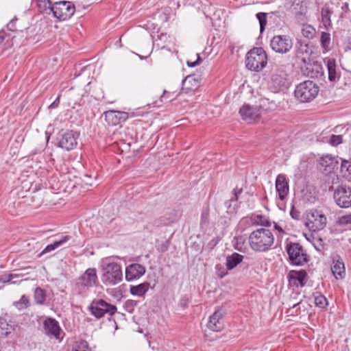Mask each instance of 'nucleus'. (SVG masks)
<instances>
[{
	"label": "nucleus",
	"instance_id": "1",
	"mask_svg": "<svg viewBox=\"0 0 351 351\" xmlns=\"http://www.w3.org/2000/svg\"><path fill=\"white\" fill-rule=\"evenodd\" d=\"M251 249L258 252H266L271 249L274 243V237L271 231L265 228L252 231L249 236Z\"/></svg>",
	"mask_w": 351,
	"mask_h": 351
},
{
	"label": "nucleus",
	"instance_id": "2",
	"mask_svg": "<svg viewBox=\"0 0 351 351\" xmlns=\"http://www.w3.org/2000/svg\"><path fill=\"white\" fill-rule=\"evenodd\" d=\"M101 278L106 286H114L120 283L123 280L121 264L114 261H103Z\"/></svg>",
	"mask_w": 351,
	"mask_h": 351
},
{
	"label": "nucleus",
	"instance_id": "3",
	"mask_svg": "<svg viewBox=\"0 0 351 351\" xmlns=\"http://www.w3.org/2000/svg\"><path fill=\"white\" fill-rule=\"evenodd\" d=\"M267 63V56L262 47H254L248 51L245 57V66L251 71H260Z\"/></svg>",
	"mask_w": 351,
	"mask_h": 351
},
{
	"label": "nucleus",
	"instance_id": "4",
	"mask_svg": "<svg viewBox=\"0 0 351 351\" xmlns=\"http://www.w3.org/2000/svg\"><path fill=\"white\" fill-rule=\"evenodd\" d=\"M319 92V87L313 81L306 80L299 84L295 89V96L301 102H310Z\"/></svg>",
	"mask_w": 351,
	"mask_h": 351
},
{
	"label": "nucleus",
	"instance_id": "5",
	"mask_svg": "<svg viewBox=\"0 0 351 351\" xmlns=\"http://www.w3.org/2000/svg\"><path fill=\"white\" fill-rule=\"evenodd\" d=\"M49 11L53 13L54 17L59 21L69 19L75 12V5L67 1L54 3Z\"/></svg>",
	"mask_w": 351,
	"mask_h": 351
},
{
	"label": "nucleus",
	"instance_id": "6",
	"mask_svg": "<svg viewBox=\"0 0 351 351\" xmlns=\"http://www.w3.org/2000/svg\"><path fill=\"white\" fill-rule=\"evenodd\" d=\"M290 263L293 265H304L308 261L303 247L298 243H291L286 247Z\"/></svg>",
	"mask_w": 351,
	"mask_h": 351
},
{
	"label": "nucleus",
	"instance_id": "7",
	"mask_svg": "<svg viewBox=\"0 0 351 351\" xmlns=\"http://www.w3.org/2000/svg\"><path fill=\"white\" fill-rule=\"evenodd\" d=\"M89 309L92 315L97 319L104 317L106 314L112 315L117 312L116 306L108 303L103 299L94 300L91 302Z\"/></svg>",
	"mask_w": 351,
	"mask_h": 351
},
{
	"label": "nucleus",
	"instance_id": "8",
	"mask_svg": "<svg viewBox=\"0 0 351 351\" xmlns=\"http://www.w3.org/2000/svg\"><path fill=\"white\" fill-rule=\"evenodd\" d=\"M289 86L287 75L282 69L273 70L271 75L269 87L274 93H278L286 89Z\"/></svg>",
	"mask_w": 351,
	"mask_h": 351
},
{
	"label": "nucleus",
	"instance_id": "9",
	"mask_svg": "<svg viewBox=\"0 0 351 351\" xmlns=\"http://www.w3.org/2000/svg\"><path fill=\"white\" fill-rule=\"evenodd\" d=\"M98 277L95 268H88L76 280V286L80 290H88L97 285Z\"/></svg>",
	"mask_w": 351,
	"mask_h": 351
},
{
	"label": "nucleus",
	"instance_id": "10",
	"mask_svg": "<svg viewBox=\"0 0 351 351\" xmlns=\"http://www.w3.org/2000/svg\"><path fill=\"white\" fill-rule=\"evenodd\" d=\"M293 40L288 35L274 36L270 40V47L275 52L285 54L293 47Z\"/></svg>",
	"mask_w": 351,
	"mask_h": 351
},
{
	"label": "nucleus",
	"instance_id": "11",
	"mask_svg": "<svg viewBox=\"0 0 351 351\" xmlns=\"http://www.w3.org/2000/svg\"><path fill=\"white\" fill-rule=\"evenodd\" d=\"M326 224V217L317 210H311L306 215V225L313 232L319 231L324 228Z\"/></svg>",
	"mask_w": 351,
	"mask_h": 351
},
{
	"label": "nucleus",
	"instance_id": "12",
	"mask_svg": "<svg viewBox=\"0 0 351 351\" xmlns=\"http://www.w3.org/2000/svg\"><path fill=\"white\" fill-rule=\"evenodd\" d=\"M333 198L340 208H347L351 206V188L346 185L337 187L334 191Z\"/></svg>",
	"mask_w": 351,
	"mask_h": 351
},
{
	"label": "nucleus",
	"instance_id": "13",
	"mask_svg": "<svg viewBox=\"0 0 351 351\" xmlns=\"http://www.w3.org/2000/svg\"><path fill=\"white\" fill-rule=\"evenodd\" d=\"M80 134L73 130H66L62 133L58 138V145L66 151H71L75 148Z\"/></svg>",
	"mask_w": 351,
	"mask_h": 351
},
{
	"label": "nucleus",
	"instance_id": "14",
	"mask_svg": "<svg viewBox=\"0 0 351 351\" xmlns=\"http://www.w3.org/2000/svg\"><path fill=\"white\" fill-rule=\"evenodd\" d=\"M307 278V273L304 270H291L287 276L289 286L295 288L304 287Z\"/></svg>",
	"mask_w": 351,
	"mask_h": 351
},
{
	"label": "nucleus",
	"instance_id": "15",
	"mask_svg": "<svg viewBox=\"0 0 351 351\" xmlns=\"http://www.w3.org/2000/svg\"><path fill=\"white\" fill-rule=\"evenodd\" d=\"M242 119L250 123L260 119L261 108L258 106H252L244 104L239 110Z\"/></svg>",
	"mask_w": 351,
	"mask_h": 351
},
{
	"label": "nucleus",
	"instance_id": "16",
	"mask_svg": "<svg viewBox=\"0 0 351 351\" xmlns=\"http://www.w3.org/2000/svg\"><path fill=\"white\" fill-rule=\"evenodd\" d=\"M145 267L138 263H132L125 267V278L126 281L130 282L139 279L145 273Z\"/></svg>",
	"mask_w": 351,
	"mask_h": 351
},
{
	"label": "nucleus",
	"instance_id": "17",
	"mask_svg": "<svg viewBox=\"0 0 351 351\" xmlns=\"http://www.w3.org/2000/svg\"><path fill=\"white\" fill-rule=\"evenodd\" d=\"M276 190L279 199L285 201L289 192V182L284 174H279L276 179Z\"/></svg>",
	"mask_w": 351,
	"mask_h": 351
},
{
	"label": "nucleus",
	"instance_id": "18",
	"mask_svg": "<svg viewBox=\"0 0 351 351\" xmlns=\"http://www.w3.org/2000/svg\"><path fill=\"white\" fill-rule=\"evenodd\" d=\"M104 116L107 123L111 125H117L128 119L127 112L117 110H108L104 112Z\"/></svg>",
	"mask_w": 351,
	"mask_h": 351
},
{
	"label": "nucleus",
	"instance_id": "19",
	"mask_svg": "<svg viewBox=\"0 0 351 351\" xmlns=\"http://www.w3.org/2000/svg\"><path fill=\"white\" fill-rule=\"evenodd\" d=\"M43 327L46 334L54 337L56 339L60 338L61 328L58 322L53 318L48 317L43 323Z\"/></svg>",
	"mask_w": 351,
	"mask_h": 351
},
{
	"label": "nucleus",
	"instance_id": "20",
	"mask_svg": "<svg viewBox=\"0 0 351 351\" xmlns=\"http://www.w3.org/2000/svg\"><path fill=\"white\" fill-rule=\"evenodd\" d=\"M208 328L215 332H219L223 328V313L220 310L216 311L210 317L207 324Z\"/></svg>",
	"mask_w": 351,
	"mask_h": 351
},
{
	"label": "nucleus",
	"instance_id": "21",
	"mask_svg": "<svg viewBox=\"0 0 351 351\" xmlns=\"http://www.w3.org/2000/svg\"><path fill=\"white\" fill-rule=\"evenodd\" d=\"M331 271L336 279L344 278L346 275L344 263L339 256L333 258Z\"/></svg>",
	"mask_w": 351,
	"mask_h": 351
},
{
	"label": "nucleus",
	"instance_id": "22",
	"mask_svg": "<svg viewBox=\"0 0 351 351\" xmlns=\"http://www.w3.org/2000/svg\"><path fill=\"white\" fill-rule=\"evenodd\" d=\"M71 239L70 236L64 235L61 236L59 239H56L52 243L47 245L43 250L39 254L38 257H40L42 255L51 252L58 247L65 244L68 241Z\"/></svg>",
	"mask_w": 351,
	"mask_h": 351
},
{
	"label": "nucleus",
	"instance_id": "23",
	"mask_svg": "<svg viewBox=\"0 0 351 351\" xmlns=\"http://www.w3.org/2000/svg\"><path fill=\"white\" fill-rule=\"evenodd\" d=\"M319 164L321 167H324V171L330 172L337 164V161L332 156L326 155L319 159Z\"/></svg>",
	"mask_w": 351,
	"mask_h": 351
},
{
	"label": "nucleus",
	"instance_id": "24",
	"mask_svg": "<svg viewBox=\"0 0 351 351\" xmlns=\"http://www.w3.org/2000/svg\"><path fill=\"white\" fill-rule=\"evenodd\" d=\"M243 256L237 252L226 257V265L228 270H231L242 262Z\"/></svg>",
	"mask_w": 351,
	"mask_h": 351
},
{
	"label": "nucleus",
	"instance_id": "25",
	"mask_svg": "<svg viewBox=\"0 0 351 351\" xmlns=\"http://www.w3.org/2000/svg\"><path fill=\"white\" fill-rule=\"evenodd\" d=\"M322 70V66L317 62L309 64L306 66L307 75L311 77H318L321 76L323 73Z\"/></svg>",
	"mask_w": 351,
	"mask_h": 351
},
{
	"label": "nucleus",
	"instance_id": "26",
	"mask_svg": "<svg viewBox=\"0 0 351 351\" xmlns=\"http://www.w3.org/2000/svg\"><path fill=\"white\" fill-rule=\"evenodd\" d=\"M150 284L147 282L130 287V293L134 295L143 296L149 289Z\"/></svg>",
	"mask_w": 351,
	"mask_h": 351
},
{
	"label": "nucleus",
	"instance_id": "27",
	"mask_svg": "<svg viewBox=\"0 0 351 351\" xmlns=\"http://www.w3.org/2000/svg\"><path fill=\"white\" fill-rule=\"evenodd\" d=\"M327 69L328 72V80L330 82H335L339 76L336 72V64L334 59H328L327 61Z\"/></svg>",
	"mask_w": 351,
	"mask_h": 351
},
{
	"label": "nucleus",
	"instance_id": "28",
	"mask_svg": "<svg viewBox=\"0 0 351 351\" xmlns=\"http://www.w3.org/2000/svg\"><path fill=\"white\" fill-rule=\"evenodd\" d=\"M332 14V11L327 6H324L322 8L321 15H322V21L324 26L326 29L330 27L332 25L330 16Z\"/></svg>",
	"mask_w": 351,
	"mask_h": 351
},
{
	"label": "nucleus",
	"instance_id": "29",
	"mask_svg": "<svg viewBox=\"0 0 351 351\" xmlns=\"http://www.w3.org/2000/svg\"><path fill=\"white\" fill-rule=\"evenodd\" d=\"M210 210L208 206L203 208L201 213L200 226L202 228H207L209 224Z\"/></svg>",
	"mask_w": 351,
	"mask_h": 351
},
{
	"label": "nucleus",
	"instance_id": "30",
	"mask_svg": "<svg viewBox=\"0 0 351 351\" xmlns=\"http://www.w3.org/2000/svg\"><path fill=\"white\" fill-rule=\"evenodd\" d=\"M315 29L311 25L304 24L302 28V34L308 39H312L315 36Z\"/></svg>",
	"mask_w": 351,
	"mask_h": 351
},
{
	"label": "nucleus",
	"instance_id": "31",
	"mask_svg": "<svg viewBox=\"0 0 351 351\" xmlns=\"http://www.w3.org/2000/svg\"><path fill=\"white\" fill-rule=\"evenodd\" d=\"M252 220L254 223L260 225L264 227H270L272 225V221L269 219H266L262 215H255L252 217Z\"/></svg>",
	"mask_w": 351,
	"mask_h": 351
},
{
	"label": "nucleus",
	"instance_id": "32",
	"mask_svg": "<svg viewBox=\"0 0 351 351\" xmlns=\"http://www.w3.org/2000/svg\"><path fill=\"white\" fill-rule=\"evenodd\" d=\"M341 171L343 173L349 181H351V162L348 160H342L341 165Z\"/></svg>",
	"mask_w": 351,
	"mask_h": 351
},
{
	"label": "nucleus",
	"instance_id": "33",
	"mask_svg": "<svg viewBox=\"0 0 351 351\" xmlns=\"http://www.w3.org/2000/svg\"><path fill=\"white\" fill-rule=\"evenodd\" d=\"M322 47L326 51L330 50V34L327 32H322L320 38Z\"/></svg>",
	"mask_w": 351,
	"mask_h": 351
},
{
	"label": "nucleus",
	"instance_id": "34",
	"mask_svg": "<svg viewBox=\"0 0 351 351\" xmlns=\"http://www.w3.org/2000/svg\"><path fill=\"white\" fill-rule=\"evenodd\" d=\"M46 295L43 289L40 287L36 288L34 291V300L38 304H43L45 300Z\"/></svg>",
	"mask_w": 351,
	"mask_h": 351
},
{
	"label": "nucleus",
	"instance_id": "35",
	"mask_svg": "<svg viewBox=\"0 0 351 351\" xmlns=\"http://www.w3.org/2000/svg\"><path fill=\"white\" fill-rule=\"evenodd\" d=\"M29 299L28 298L23 295L21 296L19 301H16L14 302V305L19 310H23L28 307L29 306Z\"/></svg>",
	"mask_w": 351,
	"mask_h": 351
},
{
	"label": "nucleus",
	"instance_id": "36",
	"mask_svg": "<svg viewBox=\"0 0 351 351\" xmlns=\"http://www.w3.org/2000/svg\"><path fill=\"white\" fill-rule=\"evenodd\" d=\"M88 344L85 340L80 339L75 342L73 351H88Z\"/></svg>",
	"mask_w": 351,
	"mask_h": 351
},
{
	"label": "nucleus",
	"instance_id": "37",
	"mask_svg": "<svg viewBox=\"0 0 351 351\" xmlns=\"http://www.w3.org/2000/svg\"><path fill=\"white\" fill-rule=\"evenodd\" d=\"M180 217V214L179 212L176 210H173L171 212L169 217H167L165 220L163 221L164 225H169L170 223H174L178 220Z\"/></svg>",
	"mask_w": 351,
	"mask_h": 351
},
{
	"label": "nucleus",
	"instance_id": "38",
	"mask_svg": "<svg viewBox=\"0 0 351 351\" xmlns=\"http://www.w3.org/2000/svg\"><path fill=\"white\" fill-rule=\"evenodd\" d=\"M256 18L259 21L260 31L263 32L265 30L267 23V14L264 12H258L256 14Z\"/></svg>",
	"mask_w": 351,
	"mask_h": 351
},
{
	"label": "nucleus",
	"instance_id": "39",
	"mask_svg": "<svg viewBox=\"0 0 351 351\" xmlns=\"http://www.w3.org/2000/svg\"><path fill=\"white\" fill-rule=\"evenodd\" d=\"M315 304L316 306L324 308L328 306V301L325 296L322 295L315 297Z\"/></svg>",
	"mask_w": 351,
	"mask_h": 351
},
{
	"label": "nucleus",
	"instance_id": "40",
	"mask_svg": "<svg viewBox=\"0 0 351 351\" xmlns=\"http://www.w3.org/2000/svg\"><path fill=\"white\" fill-rule=\"evenodd\" d=\"M95 184L94 179L89 175H84L82 179V185L88 191L90 186Z\"/></svg>",
	"mask_w": 351,
	"mask_h": 351
},
{
	"label": "nucleus",
	"instance_id": "41",
	"mask_svg": "<svg viewBox=\"0 0 351 351\" xmlns=\"http://www.w3.org/2000/svg\"><path fill=\"white\" fill-rule=\"evenodd\" d=\"M137 304V301L133 300H128L125 302L123 307L127 312L132 313L134 312V308Z\"/></svg>",
	"mask_w": 351,
	"mask_h": 351
},
{
	"label": "nucleus",
	"instance_id": "42",
	"mask_svg": "<svg viewBox=\"0 0 351 351\" xmlns=\"http://www.w3.org/2000/svg\"><path fill=\"white\" fill-rule=\"evenodd\" d=\"M40 8H43L45 10H50L53 4L51 0H37Z\"/></svg>",
	"mask_w": 351,
	"mask_h": 351
},
{
	"label": "nucleus",
	"instance_id": "43",
	"mask_svg": "<svg viewBox=\"0 0 351 351\" xmlns=\"http://www.w3.org/2000/svg\"><path fill=\"white\" fill-rule=\"evenodd\" d=\"M329 143L330 145L333 146H337L342 143V136L341 135H335L332 134L330 136Z\"/></svg>",
	"mask_w": 351,
	"mask_h": 351
},
{
	"label": "nucleus",
	"instance_id": "44",
	"mask_svg": "<svg viewBox=\"0 0 351 351\" xmlns=\"http://www.w3.org/2000/svg\"><path fill=\"white\" fill-rule=\"evenodd\" d=\"M338 223L340 225H348L351 223V213L339 217Z\"/></svg>",
	"mask_w": 351,
	"mask_h": 351
},
{
	"label": "nucleus",
	"instance_id": "45",
	"mask_svg": "<svg viewBox=\"0 0 351 351\" xmlns=\"http://www.w3.org/2000/svg\"><path fill=\"white\" fill-rule=\"evenodd\" d=\"M302 3V0H286V4L291 8L296 10L297 6H299Z\"/></svg>",
	"mask_w": 351,
	"mask_h": 351
},
{
	"label": "nucleus",
	"instance_id": "46",
	"mask_svg": "<svg viewBox=\"0 0 351 351\" xmlns=\"http://www.w3.org/2000/svg\"><path fill=\"white\" fill-rule=\"evenodd\" d=\"M295 19L299 22H304L306 21L305 12L303 10L298 11V10L295 12Z\"/></svg>",
	"mask_w": 351,
	"mask_h": 351
},
{
	"label": "nucleus",
	"instance_id": "47",
	"mask_svg": "<svg viewBox=\"0 0 351 351\" xmlns=\"http://www.w3.org/2000/svg\"><path fill=\"white\" fill-rule=\"evenodd\" d=\"M17 20V18L14 17L8 23L7 27L10 31L14 32L16 30L15 23Z\"/></svg>",
	"mask_w": 351,
	"mask_h": 351
},
{
	"label": "nucleus",
	"instance_id": "48",
	"mask_svg": "<svg viewBox=\"0 0 351 351\" xmlns=\"http://www.w3.org/2000/svg\"><path fill=\"white\" fill-rule=\"evenodd\" d=\"M341 10H342L341 16H343V15H344V16H346V14L350 12V9L348 3H347V2L343 3L341 6Z\"/></svg>",
	"mask_w": 351,
	"mask_h": 351
},
{
	"label": "nucleus",
	"instance_id": "49",
	"mask_svg": "<svg viewBox=\"0 0 351 351\" xmlns=\"http://www.w3.org/2000/svg\"><path fill=\"white\" fill-rule=\"evenodd\" d=\"M13 278V274H4L0 276V281L3 283L10 282Z\"/></svg>",
	"mask_w": 351,
	"mask_h": 351
},
{
	"label": "nucleus",
	"instance_id": "50",
	"mask_svg": "<svg viewBox=\"0 0 351 351\" xmlns=\"http://www.w3.org/2000/svg\"><path fill=\"white\" fill-rule=\"evenodd\" d=\"M197 60L195 62L187 61V62H186L187 66L189 67H195L197 65H199L202 62V59L199 54H197Z\"/></svg>",
	"mask_w": 351,
	"mask_h": 351
},
{
	"label": "nucleus",
	"instance_id": "51",
	"mask_svg": "<svg viewBox=\"0 0 351 351\" xmlns=\"http://www.w3.org/2000/svg\"><path fill=\"white\" fill-rule=\"evenodd\" d=\"M290 215L294 219H299L300 217V213L298 210H295V208L293 206L290 211Z\"/></svg>",
	"mask_w": 351,
	"mask_h": 351
},
{
	"label": "nucleus",
	"instance_id": "52",
	"mask_svg": "<svg viewBox=\"0 0 351 351\" xmlns=\"http://www.w3.org/2000/svg\"><path fill=\"white\" fill-rule=\"evenodd\" d=\"M241 192H242L241 189H239L238 191L237 189H234L233 191L234 197H232L230 200L231 201H237L238 199L239 194H240Z\"/></svg>",
	"mask_w": 351,
	"mask_h": 351
},
{
	"label": "nucleus",
	"instance_id": "53",
	"mask_svg": "<svg viewBox=\"0 0 351 351\" xmlns=\"http://www.w3.org/2000/svg\"><path fill=\"white\" fill-rule=\"evenodd\" d=\"M272 223L274 224V230H277L278 232H279L280 233H284V230L281 226H280L278 223H276L274 221H272Z\"/></svg>",
	"mask_w": 351,
	"mask_h": 351
},
{
	"label": "nucleus",
	"instance_id": "54",
	"mask_svg": "<svg viewBox=\"0 0 351 351\" xmlns=\"http://www.w3.org/2000/svg\"><path fill=\"white\" fill-rule=\"evenodd\" d=\"M60 96L58 95V97L56 99V100L51 104L50 107H51V108L58 107L59 102H60Z\"/></svg>",
	"mask_w": 351,
	"mask_h": 351
},
{
	"label": "nucleus",
	"instance_id": "55",
	"mask_svg": "<svg viewBox=\"0 0 351 351\" xmlns=\"http://www.w3.org/2000/svg\"><path fill=\"white\" fill-rule=\"evenodd\" d=\"M180 305L185 308L188 305V299L186 298H183L180 300Z\"/></svg>",
	"mask_w": 351,
	"mask_h": 351
},
{
	"label": "nucleus",
	"instance_id": "56",
	"mask_svg": "<svg viewBox=\"0 0 351 351\" xmlns=\"http://www.w3.org/2000/svg\"><path fill=\"white\" fill-rule=\"evenodd\" d=\"M166 94H169V93L167 91L165 90L163 93V95L160 97V101L162 102L164 101V99H165V101H167V99L169 101L172 99L171 98H169V97L166 99V96H165Z\"/></svg>",
	"mask_w": 351,
	"mask_h": 351
},
{
	"label": "nucleus",
	"instance_id": "57",
	"mask_svg": "<svg viewBox=\"0 0 351 351\" xmlns=\"http://www.w3.org/2000/svg\"><path fill=\"white\" fill-rule=\"evenodd\" d=\"M226 274H227V272L224 271V269H222L221 271V270L217 271V275L220 278L224 277Z\"/></svg>",
	"mask_w": 351,
	"mask_h": 351
},
{
	"label": "nucleus",
	"instance_id": "58",
	"mask_svg": "<svg viewBox=\"0 0 351 351\" xmlns=\"http://www.w3.org/2000/svg\"><path fill=\"white\" fill-rule=\"evenodd\" d=\"M346 44H347V47L350 50H351V35L348 38Z\"/></svg>",
	"mask_w": 351,
	"mask_h": 351
},
{
	"label": "nucleus",
	"instance_id": "59",
	"mask_svg": "<svg viewBox=\"0 0 351 351\" xmlns=\"http://www.w3.org/2000/svg\"><path fill=\"white\" fill-rule=\"evenodd\" d=\"M4 35L3 34H1V33H0V44H1L3 40H4Z\"/></svg>",
	"mask_w": 351,
	"mask_h": 351
},
{
	"label": "nucleus",
	"instance_id": "60",
	"mask_svg": "<svg viewBox=\"0 0 351 351\" xmlns=\"http://www.w3.org/2000/svg\"><path fill=\"white\" fill-rule=\"evenodd\" d=\"M298 304H299V303L295 304H293V308H295V307L296 306H298Z\"/></svg>",
	"mask_w": 351,
	"mask_h": 351
},
{
	"label": "nucleus",
	"instance_id": "61",
	"mask_svg": "<svg viewBox=\"0 0 351 351\" xmlns=\"http://www.w3.org/2000/svg\"><path fill=\"white\" fill-rule=\"evenodd\" d=\"M317 250H321L319 247H315Z\"/></svg>",
	"mask_w": 351,
	"mask_h": 351
}]
</instances>
